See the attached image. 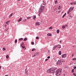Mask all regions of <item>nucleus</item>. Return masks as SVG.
<instances>
[{"label":"nucleus","mask_w":76,"mask_h":76,"mask_svg":"<svg viewBox=\"0 0 76 76\" xmlns=\"http://www.w3.org/2000/svg\"><path fill=\"white\" fill-rule=\"evenodd\" d=\"M54 67H52L49 69L47 71V73H54L56 71H54Z\"/></svg>","instance_id":"f257e3e1"},{"label":"nucleus","mask_w":76,"mask_h":76,"mask_svg":"<svg viewBox=\"0 0 76 76\" xmlns=\"http://www.w3.org/2000/svg\"><path fill=\"white\" fill-rule=\"evenodd\" d=\"M45 9V6H42L39 8V12L38 15L39 16H40V14L41 12H44V9Z\"/></svg>","instance_id":"f03ea898"},{"label":"nucleus","mask_w":76,"mask_h":76,"mask_svg":"<svg viewBox=\"0 0 76 76\" xmlns=\"http://www.w3.org/2000/svg\"><path fill=\"white\" fill-rule=\"evenodd\" d=\"M62 69H58L56 71V72H59V73H61V72H62Z\"/></svg>","instance_id":"7ed1b4c3"},{"label":"nucleus","mask_w":76,"mask_h":76,"mask_svg":"<svg viewBox=\"0 0 76 76\" xmlns=\"http://www.w3.org/2000/svg\"><path fill=\"white\" fill-rule=\"evenodd\" d=\"M61 75V73H60L58 72H56V75L57 76H60V75Z\"/></svg>","instance_id":"20e7f679"},{"label":"nucleus","mask_w":76,"mask_h":76,"mask_svg":"<svg viewBox=\"0 0 76 76\" xmlns=\"http://www.w3.org/2000/svg\"><path fill=\"white\" fill-rule=\"evenodd\" d=\"M57 65H61V62L60 60H58L57 61Z\"/></svg>","instance_id":"39448f33"},{"label":"nucleus","mask_w":76,"mask_h":76,"mask_svg":"<svg viewBox=\"0 0 76 76\" xmlns=\"http://www.w3.org/2000/svg\"><path fill=\"white\" fill-rule=\"evenodd\" d=\"M25 73L26 74L27 76L28 75V70L27 69V68H26V69H25Z\"/></svg>","instance_id":"423d86ee"},{"label":"nucleus","mask_w":76,"mask_h":76,"mask_svg":"<svg viewBox=\"0 0 76 76\" xmlns=\"http://www.w3.org/2000/svg\"><path fill=\"white\" fill-rule=\"evenodd\" d=\"M74 7H71L69 8V11L70 12H72V10H73V9H74Z\"/></svg>","instance_id":"0eeeda50"},{"label":"nucleus","mask_w":76,"mask_h":76,"mask_svg":"<svg viewBox=\"0 0 76 76\" xmlns=\"http://www.w3.org/2000/svg\"><path fill=\"white\" fill-rule=\"evenodd\" d=\"M67 57L66 54H64L62 55V58H65V57Z\"/></svg>","instance_id":"6e6552de"},{"label":"nucleus","mask_w":76,"mask_h":76,"mask_svg":"<svg viewBox=\"0 0 76 76\" xmlns=\"http://www.w3.org/2000/svg\"><path fill=\"white\" fill-rule=\"evenodd\" d=\"M56 46H57V47H58V48H61V45H56Z\"/></svg>","instance_id":"1a4fd4ad"},{"label":"nucleus","mask_w":76,"mask_h":76,"mask_svg":"<svg viewBox=\"0 0 76 76\" xmlns=\"http://www.w3.org/2000/svg\"><path fill=\"white\" fill-rule=\"evenodd\" d=\"M36 25H40V23L39 22H37L36 23Z\"/></svg>","instance_id":"9d476101"},{"label":"nucleus","mask_w":76,"mask_h":76,"mask_svg":"<svg viewBox=\"0 0 76 76\" xmlns=\"http://www.w3.org/2000/svg\"><path fill=\"white\" fill-rule=\"evenodd\" d=\"M13 13H11L9 16V18H11L12 16V15H13Z\"/></svg>","instance_id":"9b49d317"},{"label":"nucleus","mask_w":76,"mask_h":76,"mask_svg":"<svg viewBox=\"0 0 76 76\" xmlns=\"http://www.w3.org/2000/svg\"><path fill=\"white\" fill-rule=\"evenodd\" d=\"M60 61H61V63H62V62H65V61L64 59H60Z\"/></svg>","instance_id":"f8f14e48"},{"label":"nucleus","mask_w":76,"mask_h":76,"mask_svg":"<svg viewBox=\"0 0 76 76\" xmlns=\"http://www.w3.org/2000/svg\"><path fill=\"white\" fill-rule=\"evenodd\" d=\"M22 20V18H20L18 20V22H20V21H21Z\"/></svg>","instance_id":"ddd939ff"},{"label":"nucleus","mask_w":76,"mask_h":76,"mask_svg":"<svg viewBox=\"0 0 76 76\" xmlns=\"http://www.w3.org/2000/svg\"><path fill=\"white\" fill-rule=\"evenodd\" d=\"M57 45L54 46L53 48V50H55V49H56V48H57Z\"/></svg>","instance_id":"4468645a"},{"label":"nucleus","mask_w":76,"mask_h":76,"mask_svg":"<svg viewBox=\"0 0 76 76\" xmlns=\"http://www.w3.org/2000/svg\"><path fill=\"white\" fill-rule=\"evenodd\" d=\"M66 15V13H65V14L63 16H62V18H64V16Z\"/></svg>","instance_id":"2eb2a0df"},{"label":"nucleus","mask_w":76,"mask_h":76,"mask_svg":"<svg viewBox=\"0 0 76 76\" xmlns=\"http://www.w3.org/2000/svg\"><path fill=\"white\" fill-rule=\"evenodd\" d=\"M35 18H36V16H34L33 17V19L34 20H35Z\"/></svg>","instance_id":"dca6fc26"},{"label":"nucleus","mask_w":76,"mask_h":76,"mask_svg":"<svg viewBox=\"0 0 76 76\" xmlns=\"http://www.w3.org/2000/svg\"><path fill=\"white\" fill-rule=\"evenodd\" d=\"M9 28H6L4 30V31H8V30L9 29Z\"/></svg>","instance_id":"f3484780"},{"label":"nucleus","mask_w":76,"mask_h":76,"mask_svg":"<svg viewBox=\"0 0 76 76\" xmlns=\"http://www.w3.org/2000/svg\"><path fill=\"white\" fill-rule=\"evenodd\" d=\"M56 32L57 34H58L59 32H60V30H59L58 29L57 30Z\"/></svg>","instance_id":"a211bd4d"},{"label":"nucleus","mask_w":76,"mask_h":76,"mask_svg":"<svg viewBox=\"0 0 76 76\" xmlns=\"http://www.w3.org/2000/svg\"><path fill=\"white\" fill-rule=\"evenodd\" d=\"M47 35L48 36H52V34H47Z\"/></svg>","instance_id":"6ab92c4d"},{"label":"nucleus","mask_w":76,"mask_h":76,"mask_svg":"<svg viewBox=\"0 0 76 76\" xmlns=\"http://www.w3.org/2000/svg\"><path fill=\"white\" fill-rule=\"evenodd\" d=\"M58 54L59 55H61V51H59Z\"/></svg>","instance_id":"aec40b11"},{"label":"nucleus","mask_w":76,"mask_h":76,"mask_svg":"<svg viewBox=\"0 0 76 76\" xmlns=\"http://www.w3.org/2000/svg\"><path fill=\"white\" fill-rule=\"evenodd\" d=\"M9 22H10V21H7L6 23L7 25H9Z\"/></svg>","instance_id":"412c9836"},{"label":"nucleus","mask_w":76,"mask_h":76,"mask_svg":"<svg viewBox=\"0 0 76 76\" xmlns=\"http://www.w3.org/2000/svg\"><path fill=\"white\" fill-rule=\"evenodd\" d=\"M53 29L52 27H50L49 28V29Z\"/></svg>","instance_id":"4be33fe9"},{"label":"nucleus","mask_w":76,"mask_h":76,"mask_svg":"<svg viewBox=\"0 0 76 76\" xmlns=\"http://www.w3.org/2000/svg\"><path fill=\"white\" fill-rule=\"evenodd\" d=\"M23 41H27V38H25L23 39Z\"/></svg>","instance_id":"5701e85b"},{"label":"nucleus","mask_w":76,"mask_h":76,"mask_svg":"<svg viewBox=\"0 0 76 76\" xmlns=\"http://www.w3.org/2000/svg\"><path fill=\"white\" fill-rule=\"evenodd\" d=\"M66 28V26H62V28L63 29H64Z\"/></svg>","instance_id":"b1692460"},{"label":"nucleus","mask_w":76,"mask_h":76,"mask_svg":"<svg viewBox=\"0 0 76 76\" xmlns=\"http://www.w3.org/2000/svg\"><path fill=\"white\" fill-rule=\"evenodd\" d=\"M35 48H33L32 50H31V51H35Z\"/></svg>","instance_id":"393cba45"},{"label":"nucleus","mask_w":76,"mask_h":76,"mask_svg":"<svg viewBox=\"0 0 76 76\" xmlns=\"http://www.w3.org/2000/svg\"><path fill=\"white\" fill-rule=\"evenodd\" d=\"M61 6L59 5V7L58 8L59 10H60V9H61V7H60Z\"/></svg>","instance_id":"a878e982"},{"label":"nucleus","mask_w":76,"mask_h":76,"mask_svg":"<svg viewBox=\"0 0 76 76\" xmlns=\"http://www.w3.org/2000/svg\"><path fill=\"white\" fill-rule=\"evenodd\" d=\"M21 40H23V39L22 38L19 39L18 40L19 41H21Z\"/></svg>","instance_id":"bb28decb"},{"label":"nucleus","mask_w":76,"mask_h":76,"mask_svg":"<svg viewBox=\"0 0 76 76\" xmlns=\"http://www.w3.org/2000/svg\"><path fill=\"white\" fill-rule=\"evenodd\" d=\"M6 57L7 59L8 58H9V55H7Z\"/></svg>","instance_id":"cd10ccee"},{"label":"nucleus","mask_w":76,"mask_h":76,"mask_svg":"<svg viewBox=\"0 0 76 76\" xmlns=\"http://www.w3.org/2000/svg\"><path fill=\"white\" fill-rule=\"evenodd\" d=\"M26 19H24V20H23V22H25V21H26Z\"/></svg>","instance_id":"c85d7f7f"},{"label":"nucleus","mask_w":76,"mask_h":76,"mask_svg":"<svg viewBox=\"0 0 76 76\" xmlns=\"http://www.w3.org/2000/svg\"><path fill=\"white\" fill-rule=\"evenodd\" d=\"M36 38L37 39H39V37H37Z\"/></svg>","instance_id":"c756f323"},{"label":"nucleus","mask_w":76,"mask_h":76,"mask_svg":"<svg viewBox=\"0 0 76 76\" xmlns=\"http://www.w3.org/2000/svg\"><path fill=\"white\" fill-rule=\"evenodd\" d=\"M17 41H18V40H17V39H16L15 40V43H17Z\"/></svg>","instance_id":"7c9ffc66"},{"label":"nucleus","mask_w":76,"mask_h":76,"mask_svg":"<svg viewBox=\"0 0 76 76\" xmlns=\"http://www.w3.org/2000/svg\"><path fill=\"white\" fill-rule=\"evenodd\" d=\"M76 58H74L72 59V60H76Z\"/></svg>","instance_id":"2f4dec72"},{"label":"nucleus","mask_w":76,"mask_h":76,"mask_svg":"<svg viewBox=\"0 0 76 76\" xmlns=\"http://www.w3.org/2000/svg\"><path fill=\"white\" fill-rule=\"evenodd\" d=\"M31 44H32V45H34V42H31Z\"/></svg>","instance_id":"473e14b6"},{"label":"nucleus","mask_w":76,"mask_h":76,"mask_svg":"<svg viewBox=\"0 0 76 76\" xmlns=\"http://www.w3.org/2000/svg\"><path fill=\"white\" fill-rule=\"evenodd\" d=\"M27 19H31V17H27Z\"/></svg>","instance_id":"72a5a7b5"},{"label":"nucleus","mask_w":76,"mask_h":76,"mask_svg":"<svg viewBox=\"0 0 76 76\" xmlns=\"http://www.w3.org/2000/svg\"><path fill=\"white\" fill-rule=\"evenodd\" d=\"M3 51H5V50H6V48H3Z\"/></svg>","instance_id":"f704fd0d"},{"label":"nucleus","mask_w":76,"mask_h":76,"mask_svg":"<svg viewBox=\"0 0 76 76\" xmlns=\"http://www.w3.org/2000/svg\"><path fill=\"white\" fill-rule=\"evenodd\" d=\"M57 68L56 67L55 68V67H54V70H57Z\"/></svg>","instance_id":"c9c22d12"},{"label":"nucleus","mask_w":76,"mask_h":76,"mask_svg":"<svg viewBox=\"0 0 76 76\" xmlns=\"http://www.w3.org/2000/svg\"><path fill=\"white\" fill-rule=\"evenodd\" d=\"M70 12V11H69V10L68 11V12L67 13V14H69Z\"/></svg>","instance_id":"e433bc0d"},{"label":"nucleus","mask_w":76,"mask_h":76,"mask_svg":"<svg viewBox=\"0 0 76 76\" xmlns=\"http://www.w3.org/2000/svg\"><path fill=\"white\" fill-rule=\"evenodd\" d=\"M72 73H74V69H73L72 70Z\"/></svg>","instance_id":"4c0bfd02"},{"label":"nucleus","mask_w":76,"mask_h":76,"mask_svg":"<svg viewBox=\"0 0 76 76\" xmlns=\"http://www.w3.org/2000/svg\"><path fill=\"white\" fill-rule=\"evenodd\" d=\"M73 3H74V4H76V1L73 2Z\"/></svg>","instance_id":"58836bf2"},{"label":"nucleus","mask_w":76,"mask_h":76,"mask_svg":"<svg viewBox=\"0 0 76 76\" xmlns=\"http://www.w3.org/2000/svg\"><path fill=\"white\" fill-rule=\"evenodd\" d=\"M55 4H56L57 3V1H55Z\"/></svg>","instance_id":"ea45409f"},{"label":"nucleus","mask_w":76,"mask_h":76,"mask_svg":"<svg viewBox=\"0 0 76 76\" xmlns=\"http://www.w3.org/2000/svg\"><path fill=\"white\" fill-rule=\"evenodd\" d=\"M42 4H43V5H45V3L44 2V3H43Z\"/></svg>","instance_id":"a19ab883"},{"label":"nucleus","mask_w":76,"mask_h":76,"mask_svg":"<svg viewBox=\"0 0 76 76\" xmlns=\"http://www.w3.org/2000/svg\"><path fill=\"white\" fill-rule=\"evenodd\" d=\"M73 68L74 69H76V66H74L73 67Z\"/></svg>","instance_id":"79ce46f5"},{"label":"nucleus","mask_w":76,"mask_h":76,"mask_svg":"<svg viewBox=\"0 0 76 76\" xmlns=\"http://www.w3.org/2000/svg\"><path fill=\"white\" fill-rule=\"evenodd\" d=\"M70 4H72H72H74L73 2H72V3H70Z\"/></svg>","instance_id":"37998d69"},{"label":"nucleus","mask_w":76,"mask_h":76,"mask_svg":"<svg viewBox=\"0 0 76 76\" xmlns=\"http://www.w3.org/2000/svg\"><path fill=\"white\" fill-rule=\"evenodd\" d=\"M47 58H50V56H48V57H47Z\"/></svg>","instance_id":"c03bdc74"},{"label":"nucleus","mask_w":76,"mask_h":76,"mask_svg":"<svg viewBox=\"0 0 76 76\" xmlns=\"http://www.w3.org/2000/svg\"><path fill=\"white\" fill-rule=\"evenodd\" d=\"M36 54H37V55H38V54H39V53L38 52H37Z\"/></svg>","instance_id":"a18cd8bd"},{"label":"nucleus","mask_w":76,"mask_h":76,"mask_svg":"<svg viewBox=\"0 0 76 76\" xmlns=\"http://www.w3.org/2000/svg\"><path fill=\"white\" fill-rule=\"evenodd\" d=\"M37 55V54H35L34 55V56H36Z\"/></svg>","instance_id":"49530a36"},{"label":"nucleus","mask_w":76,"mask_h":76,"mask_svg":"<svg viewBox=\"0 0 76 76\" xmlns=\"http://www.w3.org/2000/svg\"><path fill=\"white\" fill-rule=\"evenodd\" d=\"M76 75V73H73V75Z\"/></svg>","instance_id":"de8ad7c7"},{"label":"nucleus","mask_w":76,"mask_h":76,"mask_svg":"<svg viewBox=\"0 0 76 76\" xmlns=\"http://www.w3.org/2000/svg\"><path fill=\"white\" fill-rule=\"evenodd\" d=\"M69 17L70 18H72L73 17V16H69Z\"/></svg>","instance_id":"09e8293b"},{"label":"nucleus","mask_w":76,"mask_h":76,"mask_svg":"<svg viewBox=\"0 0 76 76\" xmlns=\"http://www.w3.org/2000/svg\"><path fill=\"white\" fill-rule=\"evenodd\" d=\"M73 56H74V55L73 54H72V57H73Z\"/></svg>","instance_id":"8fccbe9b"},{"label":"nucleus","mask_w":76,"mask_h":76,"mask_svg":"<svg viewBox=\"0 0 76 76\" xmlns=\"http://www.w3.org/2000/svg\"><path fill=\"white\" fill-rule=\"evenodd\" d=\"M48 60V59H46L45 60V61H47V60Z\"/></svg>","instance_id":"3c124183"},{"label":"nucleus","mask_w":76,"mask_h":76,"mask_svg":"<svg viewBox=\"0 0 76 76\" xmlns=\"http://www.w3.org/2000/svg\"><path fill=\"white\" fill-rule=\"evenodd\" d=\"M65 26H66V27H67V25L66 24Z\"/></svg>","instance_id":"603ef678"},{"label":"nucleus","mask_w":76,"mask_h":76,"mask_svg":"<svg viewBox=\"0 0 76 76\" xmlns=\"http://www.w3.org/2000/svg\"><path fill=\"white\" fill-rule=\"evenodd\" d=\"M7 26L6 25H4V27H5V28H6V27Z\"/></svg>","instance_id":"864d4df0"},{"label":"nucleus","mask_w":76,"mask_h":76,"mask_svg":"<svg viewBox=\"0 0 76 76\" xmlns=\"http://www.w3.org/2000/svg\"><path fill=\"white\" fill-rule=\"evenodd\" d=\"M60 12H61V11H60V10L58 11V12L59 13H60Z\"/></svg>","instance_id":"5fc2aeb1"},{"label":"nucleus","mask_w":76,"mask_h":76,"mask_svg":"<svg viewBox=\"0 0 76 76\" xmlns=\"http://www.w3.org/2000/svg\"><path fill=\"white\" fill-rule=\"evenodd\" d=\"M45 1H43V3H45Z\"/></svg>","instance_id":"6e6d98bb"},{"label":"nucleus","mask_w":76,"mask_h":76,"mask_svg":"<svg viewBox=\"0 0 76 76\" xmlns=\"http://www.w3.org/2000/svg\"><path fill=\"white\" fill-rule=\"evenodd\" d=\"M60 43H61V40L60 41Z\"/></svg>","instance_id":"4d7b16f0"},{"label":"nucleus","mask_w":76,"mask_h":76,"mask_svg":"<svg viewBox=\"0 0 76 76\" xmlns=\"http://www.w3.org/2000/svg\"><path fill=\"white\" fill-rule=\"evenodd\" d=\"M35 56L34 55L32 57H34Z\"/></svg>","instance_id":"13d9d810"},{"label":"nucleus","mask_w":76,"mask_h":76,"mask_svg":"<svg viewBox=\"0 0 76 76\" xmlns=\"http://www.w3.org/2000/svg\"><path fill=\"white\" fill-rule=\"evenodd\" d=\"M1 66H0V70L1 69Z\"/></svg>","instance_id":"bf43d9fd"},{"label":"nucleus","mask_w":76,"mask_h":76,"mask_svg":"<svg viewBox=\"0 0 76 76\" xmlns=\"http://www.w3.org/2000/svg\"><path fill=\"white\" fill-rule=\"evenodd\" d=\"M22 48H25V47H23V46L22 47Z\"/></svg>","instance_id":"052dcab7"},{"label":"nucleus","mask_w":76,"mask_h":76,"mask_svg":"<svg viewBox=\"0 0 76 76\" xmlns=\"http://www.w3.org/2000/svg\"><path fill=\"white\" fill-rule=\"evenodd\" d=\"M20 0H18V1H20Z\"/></svg>","instance_id":"680f3d73"},{"label":"nucleus","mask_w":76,"mask_h":76,"mask_svg":"<svg viewBox=\"0 0 76 76\" xmlns=\"http://www.w3.org/2000/svg\"><path fill=\"white\" fill-rule=\"evenodd\" d=\"M22 44H24V42H23L22 43Z\"/></svg>","instance_id":"e2e57ef3"},{"label":"nucleus","mask_w":76,"mask_h":76,"mask_svg":"<svg viewBox=\"0 0 76 76\" xmlns=\"http://www.w3.org/2000/svg\"><path fill=\"white\" fill-rule=\"evenodd\" d=\"M21 45V46H22V45Z\"/></svg>","instance_id":"0e129e2a"},{"label":"nucleus","mask_w":76,"mask_h":76,"mask_svg":"<svg viewBox=\"0 0 76 76\" xmlns=\"http://www.w3.org/2000/svg\"><path fill=\"white\" fill-rule=\"evenodd\" d=\"M74 76H76V75H75Z\"/></svg>","instance_id":"69168bd1"},{"label":"nucleus","mask_w":76,"mask_h":76,"mask_svg":"<svg viewBox=\"0 0 76 76\" xmlns=\"http://www.w3.org/2000/svg\"><path fill=\"white\" fill-rule=\"evenodd\" d=\"M73 47H74V46H72Z\"/></svg>","instance_id":"338daca9"},{"label":"nucleus","mask_w":76,"mask_h":76,"mask_svg":"<svg viewBox=\"0 0 76 76\" xmlns=\"http://www.w3.org/2000/svg\"><path fill=\"white\" fill-rule=\"evenodd\" d=\"M22 45H23V44H22Z\"/></svg>","instance_id":"774afa93"}]
</instances>
